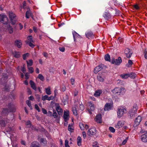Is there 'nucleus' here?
<instances>
[{"label":"nucleus","instance_id":"nucleus-1","mask_svg":"<svg viewBox=\"0 0 147 147\" xmlns=\"http://www.w3.org/2000/svg\"><path fill=\"white\" fill-rule=\"evenodd\" d=\"M138 108L137 105L134 104L133 106V108L129 110L128 113L131 118H133L134 117Z\"/></svg>","mask_w":147,"mask_h":147},{"label":"nucleus","instance_id":"nucleus-2","mask_svg":"<svg viewBox=\"0 0 147 147\" xmlns=\"http://www.w3.org/2000/svg\"><path fill=\"white\" fill-rule=\"evenodd\" d=\"M9 15L10 20L11 23L13 25H14L17 20L16 18V16L12 11L9 12Z\"/></svg>","mask_w":147,"mask_h":147},{"label":"nucleus","instance_id":"nucleus-3","mask_svg":"<svg viewBox=\"0 0 147 147\" xmlns=\"http://www.w3.org/2000/svg\"><path fill=\"white\" fill-rule=\"evenodd\" d=\"M8 21V19L6 15L0 14V22L4 24L7 25Z\"/></svg>","mask_w":147,"mask_h":147},{"label":"nucleus","instance_id":"nucleus-4","mask_svg":"<svg viewBox=\"0 0 147 147\" xmlns=\"http://www.w3.org/2000/svg\"><path fill=\"white\" fill-rule=\"evenodd\" d=\"M122 62V59L120 57H119L117 59H115L114 58H112L111 62L113 64H115L117 65H119Z\"/></svg>","mask_w":147,"mask_h":147},{"label":"nucleus","instance_id":"nucleus-5","mask_svg":"<svg viewBox=\"0 0 147 147\" xmlns=\"http://www.w3.org/2000/svg\"><path fill=\"white\" fill-rule=\"evenodd\" d=\"M133 53L132 50L128 48H126L124 50V53L128 58H130Z\"/></svg>","mask_w":147,"mask_h":147},{"label":"nucleus","instance_id":"nucleus-6","mask_svg":"<svg viewBox=\"0 0 147 147\" xmlns=\"http://www.w3.org/2000/svg\"><path fill=\"white\" fill-rule=\"evenodd\" d=\"M127 111L126 108L119 109L117 112L118 117L119 118L122 117L124 113H126Z\"/></svg>","mask_w":147,"mask_h":147},{"label":"nucleus","instance_id":"nucleus-7","mask_svg":"<svg viewBox=\"0 0 147 147\" xmlns=\"http://www.w3.org/2000/svg\"><path fill=\"white\" fill-rule=\"evenodd\" d=\"M96 129L94 127H92L88 131L87 134L90 136H91L96 134Z\"/></svg>","mask_w":147,"mask_h":147},{"label":"nucleus","instance_id":"nucleus-8","mask_svg":"<svg viewBox=\"0 0 147 147\" xmlns=\"http://www.w3.org/2000/svg\"><path fill=\"white\" fill-rule=\"evenodd\" d=\"M7 108L10 112H14L16 111L15 106L12 102H11L8 104Z\"/></svg>","mask_w":147,"mask_h":147},{"label":"nucleus","instance_id":"nucleus-9","mask_svg":"<svg viewBox=\"0 0 147 147\" xmlns=\"http://www.w3.org/2000/svg\"><path fill=\"white\" fill-rule=\"evenodd\" d=\"M142 118L140 116H138L136 119L135 121L134 124V126L135 128L136 127H137V126L139 125L140 122L141 121Z\"/></svg>","mask_w":147,"mask_h":147},{"label":"nucleus","instance_id":"nucleus-10","mask_svg":"<svg viewBox=\"0 0 147 147\" xmlns=\"http://www.w3.org/2000/svg\"><path fill=\"white\" fill-rule=\"evenodd\" d=\"M55 105L57 106L56 109L58 113V114L59 115H61L63 113V110L61 109L60 106H59L58 104L55 103Z\"/></svg>","mask_w":147,"mask_h":147},{"label":"nucleus","instance_id":"nucleus-11","mask_svg":"<svg viewBox=\"0 0 147 147\" xmlns=\"http://www.w3.org/2000/svg\"><path fill=\"white\" fill-rule=\"evenodd\" d=\"M121 90L119 88L116 87L115 89L112 90L113 92L115 94H117V95L120 94V93L121 92Z\"/></svg>","mask_w":147,"mask_h":147},{"label":"nucleus","instance_id":"nucleus-12","mask_svg":"<svg viewBox=\"0 0 147 147\" xmlns=\"http://www.w3.org/2000/svg\"><path fill=\"white\" fill-rule=\"evenodd\" d=\"M69 117V111H64L63 114V118L64 119L65 121H66L67 120H68Z\"/></svg>","mask_w":147,"mask_h":147},{"label":"nucleus","instance_id":"nucleus-13","mask_svg":"<svg viewBox=\"0 0 147 147\" xmlns=\"http://www.w3.org/2000/svg\"><path fill=\"white\" fill-rule=\"evenodd\" d=\"M96 121L97 123H102V115L101 114L99 113L96 115Z\"/></svg>","mask_w":147,"mask_h":147},{"label":"nucleus","instance_id":"nucleus-14","mask_svg":"<svg viewBox=\"0 0 147 147\" xmlns=\"http://www.w3.org/2000/svg\"><path fill=\"white\" fill-rule=\"evenodd\" d=\"M103 16L106 20H108L111 18V15L109 12H105Z\"/></svg>","mask_w":147,"mask_h":147},{"label":"nucleus","instance_id":"nucleus-15","mask_svg":"<svg viewBox=\"0 0 147 147\" xmlns=\"http://www.w3.org/2000/svg\"><path fill=\"white\" fill-rule=\"evenodd\" d=\"M141 139L143 142H147V132L142 135Z\"/></svg>","mask_w":147,"mask_h":147},{"label":"nucleus","instance_id":"nucleus-16","mask_svg":"<svg viewBox=\"0 0 147 147\" xmlns=\"http://www.w3.org/2000/svg\"><path fill=\"white\" fill-rule=\"evenodd\" d=\"M10 112L7 108H3L1 112L2 116L6 115Z\"/></svg>","mask_w":147,"mask_h":147},{"label":"nucleus","instance_id":"nucleus-17","mask_svg":"<svg viewBox=\"0 0 147 147\" xmlns=\"http://www.w3.org/2000/svg\"><path fill=\"white\" fill-rule=\"evenodd\" d=\"M112 107L111 104L110 103H106L104 107V110L105 111H108L111 109Z\"/></svg>","mask_w":147,"mask_h":147},{"label":"nucleus","instance_id":"nucleus-18","mask_svg":"<svg viewBox=\"0 0 147 147\" xmlns=\"http://www.w3.org/2000/svg\"><path fill=\"white\" fill-rule=\"evenodd\" d=\"M29 83L31 88L34 90H36V87L35 83L32 80H30Z\"/></svg>","mask_w":147,"mask_h":147},{"label":"nucleus","instance_id":"nucleus-19","mask_svg":"<svg viewBox=\"0 0 147 147\" xmlns=\"http://www.w3.org/2000/svg\"><path fill=\"white\" fill-rule=\"evenodd\" d=\"M73 38L74 39V41L76 42V37H78L79 38H81L82 37L80 36L75 31H74L72 32Z\"/></svg>","mask_w":147,"mask_h":147},{"label":"nucleus","instance_id":"nucleus-20","mask_svg":"<svg viewBox=\"0 0 147 147\" xmlns=\"http://www.w3.org/2000/svg\"><path fill=\"white\" fill-rule=\"evenodd\" d=\"M15 44L18 48H20L21 47L22 45V42H21V40H17L15 42Z\"/></svg>","mask_w":147,"mask_h":147},{"label":"nucleus","instance_id":"nucleus-21","mask_svg":"<svg viewBox=\"0 0 147 147\" xmlns=\"http://www.w3.org/2000/svg\"><path fill=\"white\" fill-rule=\"evenodd\" d=\"M40 138V137L38 136V140L40 142V143H43L45 145L47 144V141L46 139L45 138H41L40 139V140H39Z\"/></svg>","mask_w":147,"mask_h":147},{"label":"nucleus","instance_id":"nucleus-22","mask_svg":"<svg viewBox=\"0 0 147 147\" xmlns=\"http://www.w3.org/2000/svg\"><path fill=\"white\" fill-rule=\"evenodd\" d=\"M124 123L121 121H119L117 125H116V127L119 128L121 127L123 125Z\"/></svg>","mask_w":147,"mask_h":147},{"label":"nucleus","instance_id":"nucleus-23","mask_svg":"<svg viewBox=\"0 0 147 147\" xmlns=\"http://www.w3.org/2000/svg\"><path fill=\"white\" fill-rule=\"evenodd\" d=\"M7 28L10 34H12L13 32V29L10 24H8L7 26Z\"/></svg>","mask_w":147,"mask_h":147},{"label":"nucleus","instance_id":"nucleus-24","mask_svg":"<svg viewBox=\"0 0 147 147\" xmlns=\"http://www.w3.org/2000/svg\"><path fill=\"white\" fill-rule=\"evenodd\" d=\"M31 147H40V144L36 142H33L31 144Z\"/></svg>","mask_w":147,"mask_h":147},{"label":"nucleus","instance_id":"nucleus-25","mask_svg":"<svg viewBox=\"0 0 147 147\" xmlns=\"http://www.w3.org/2000/svg\"><path fill=\"white\" fill-rule=\"evenodd\" d=\"M52 117H53L54 118H58L59 119L60 118V116L58 115L56 110L55 109H53V110Z\"/></svg>","mask_w":147,"mask_h":147},{"label":"nucleus","instance_id":"nucleus-26","mask_svg":"<svg viewBox=\"0 0 147 147\" xmlns=\"http://www.w3.org/2000/svg\"><path fill=\"white\" fill-rule=\"evenodd\" d=\"M102 91L101 90H98L95 91L94 95L95 97L100 96V94L102 93Z\"/></svg>","mask_w":147,"mask_h":147},{"label":"nucleus","instance_id":"nucleus-27","mask_svg":"<svg viewBox=\"0 0 147 147\" xmlns=\"http://www.w3.org/2000/svg\"><path fill=\"white\" fill-rule=\"evenodd\" d=\"M86 36L87 38L89 39L90 38L93 36H94V34L92 32H90L86 33Z\"/></svg>","mask_w":147,"mask_h":147},{"label":"nucleus","instance_id":"nucleus-28","mask_svg":"<svg viewBox=\"0 0 147 147\" xmlns=\"http://www.w3.org/2000/svg\"><path fill=\"white\" fill-rule=\"evenodd\" d=\"M77 107V106L75 105L74 107L73 108L72 110L73 114L75 115H77L78 114L77 111L76 109Z\"/></svg>","mask_w":147,"mask_h":147},{"label":"nucleus","instance_id":"nucleus-29","mask_svg":"<svg viewBox=\"0 0 147 147\" xmlns=\"http://www.w3.org/2000/svg\"><path fill=\"white\" fill-rule=\"evenodd\" d=\"M120 76L123 79H126L129 77L128 74H123L120 75Z\"/></svg>","mask_w":147,"mask_h":147},{"label":"nucleus","instance_id":"nucleus-30","mask_svg":"<svg viewBox=\"0 0 147 147\" xmlns=\"http://www.w3.org/2000/svg\"><path fill=\"white\" fill-rule=\"evenodd\" d=\"M128 74L129 75V77L132 79H134L136 76V74L134 72L130 73H128Z\"/></svg>","mask_w":147,"mask_h":147},{"label":"nucleus","instance_id":"nucleus-31","mask_svg":"<svg viewBox=\"0 0 147 147\" xmlns=\"http://www.w3.org/2000/svg\"><path fill=\"white\" fill-rule=\"evenodd\" d=\"M105 59L106 61L109 62L111 61L110 57V55L108 53L105 55Z\"/></svg>","mask_w":147,"mask_h":147},{"label":"nucleus","instance_id":"nucleus-32","mask_svg":"<svg viewBox=\"0 0 147 147\" xmlns=\"http://www.w3.org/2000/svg\"><path fill=\"white\" fill-rule=\"evenodd\" d=\"M7 123V121H6L5 120H4L3 119L1 120L0 121V124L1 126L3 127L5 126L6 124Z\"/></svg>","mask_w":147,"mask_h":147},{"label":"nucleus","instance_id":"nucleus-33","mask_svg":"<svg viewBox=\"0 0 147 147\" xmlns=\"http://www.w3.org/2000/svg\"><path fill=\"white\" fill-rule=\"evenodd\" d=\"M32 13L30 11L29 9L27 10L26 13V17L27 18H28L30 17V15H31Z\"/></svg>","mask_w":147,"mask_h":147},{"label":"nucleus","instance_id":"nucleus-34","mask_svg":"<svg viewBox=\"0 0 147 147\" xmlns=\"http://www.w3.org/2000/svg\"><path fill=\"white\" fill-rule=\"evenodd\" d=\"M77 144L78 145L80 146L81 145V141L82 139L81 137L80 136H78L77 139Z\"/></svg>","mask_w":147,"mask_h":147},{"label":"nucleus","instance_id":"nucleus-35","mask_svg":"<svg viewBox=\"0 0 147 147\" xmlns=\"http://www.w3.org/2000/svg\"><path fill=\"white\" fill-rule=\"evenodd\" d=\"M100 68V66H97L95 67L94 71V73L96 74L99 71L101 70Z\"/></svg>","mask_w":147,"mask_h":147},{"label":"nucleus","instance_id":"nucleus-36","mask_svg":"<svg viewBox=\"0 0 147 147\" xmlns=\"http://www.w3.org/2000/svg\"><path fill=\"white\" fill-rule=\"evenodd\" d=\"M45 92L48 95H50L51 94V92L50 90V88L48 87L47 88H45Z\"/></svg>","mask_w":147,"mask_h":147},{"label":"nucleus","instance_id":"nucleus-37","mask_svg":"<svg viewBox=\"0 0 147 147\" xmlns=\"http://www.w3.org/2000/svg\"><path fill=\"white\" fill-rule=\"evenodd\" d=\"M31 41H26V44H28L29 46L32 48H33L34 47V45L31 42Z\"/></svg>","mask_w":147,"mask_h":147},{"label":"nucleus","instance_id":"nucleus-38","mask_svg":"<svg viewBox=\"0 0 147 147\" xmlns=\"http://www.w3.org/2000/svg\"><path fill=\"white\" fill-rule=\"evenodd\" d=\"M26 124L27 125L26 127L27 128H30L32 125L31 122L30 120L27 121L26 123Z\"/></svg>","mask_w":147,"mask_h":147},{"label":"nucleus","instance_id":"nucleus-39","mask_svg":"<svg viewBox=\"0 0 147 147\" xmlns=\"http://www.w3.org/2000/svg\"><path fill=\"white\" fill-rule=\"evenodd\" d=\"M27 66H31L32 65L33 62L32 59H31L28 61H27Z\"/></svg>","mask_w":147,"mask_h":147},{"label":"nucleus","instance_id":"nucleus-40","mask_svg":"<svg viewBox=\"0 0 147 147\" xmlns=\"http://www.w3.org/2000/svg\"><path fill=\"white\" fill-rule=\"evenodd\" d=\"M13 54L15 57L16 58H18L20 57V54L19 52L15 51L13 53Z\"/></svg>","mask_w":147,"mask_h":147},{"label":"nucleus","instance_id":"nucleus-41","mask_svg":"<svg viewBox=\"0 0 147 147\" xmlns=\"http://www.w3.org/2000/svg\"><path fill=\"white\" fill-rule=\"evenodd\" d=\"M97 79L98 80L101 82H102L104 81V78L101 76H97Z\"/></svg>","mask_w":147,"mask_h":147},{"label":"nucleus","instance_id":"nucleus-42","mask_svg":"<svg viewBox=\"0 0 147 147\" xmlns=\"http://www.w3.org/2000/svg\"><path fill=\"white\" fill-rule=\"evenodd\" d=\"M72 125H71L70 124H69L68 126V130L69 131L71 132H73L74 131V129L72 128L71 127Z\"/></svg>","mask_w":147,"mask_h":147},{"label":"nucleus","instance_id":"nucleus-43","mask_svg":"<svg viewBox=\"0 0 147 147\" xmlns=\"http://www.w3.org/2000/svg\"><path fill=\"white\" fill-rule=\"evenodd\" d=\"M29 54L28 53L24 54L22 55L23 59L24 60H26L27 57H28L29 56Z\"/></svg>","mask_w":147,"mask_h":147},{"label":"nucleus","instance_id":"nucleus-44","mask_svg":"<svg viewBox=\"0 0 147 147\" xmlns=\"http://www.w3.org/2000/svg\"><path fill=\"white\" fill-rule=\"evenodd\" d=\"M38 78L42 81H43L45 80L43 76L41 74H40L38 75Z\"/></svg>","mask_w":147,"mask_h":147},{"label":"nucleus","instance_id":"nucleus-45","mask_svg":"<svg viewBox=\"0 0 147 147\" xmlns=\"http://www.w3.org/2000/svg\"><path fill=\"white\" fill-rule=\"evenodd\" d=\"M29 71L30 73H32L34 72V69L32 67L27 66Z\"/></svg>","mask_w":147,"mask_h":147},{"label":"nucleus","instance_id":"nucleus-46","mask_svg":"<svg viewBox=\"0 0 147 147\" xmlns=\"http://www.w3.org/2000/svg\"><path fill=\"white\" fill-rule=\"evenodd\" d=\"M69 141L67 140H65V147H70V146L68 144Z\"/></svg>","mask_w":147,"mask_h":147},{"label":"nucleus","instance_id":"nucleus-47","mask_svg":"<svg viewBox=\"0 0 147 147\" xmlns=\"http://www.w3.org/2000/svg\"><path fill=\"white\" fill-rule=\"evenodd\" d=\"M48 96L47 95H45L42 97V100H48Z\"/></svg>","mask_w":147,"mask_h":147},{"label":"nucleus","instance_id":"nucleus-48","mask_svg":"<svg viewBox=\"0 0 147 147\" xmlns=\"http://www.w3.org/2000/svg\"><path fill=\"white\" fill-rule=\"evenodd\" d=\"M35 108L38 111V112H40V110L37 104H35L34 105Z\"/></svg>","mask_w":147,"mask_h":147},{"label":"nucleus","instance_id":"nucleus-49","mask_svg":"<svg viewBox=\"0 0 147 147\" xmlns=\"http://www.w3.org/2000/svg\"><path fill=\"white\" fill-rule=\"evenodd\" d=\"M109 129L110 131L113 133H114L115 132V129L113 127H109Z\"/></svg>","mask_w":147,"mask_h":147},{"label":"nucleus","instance_id":"nucleus-50","mask_svg":"<svg viewBox=\"0 0 147 147\" xmlns=\"http://www.w3.org/2000/svg\"><path fill=\"white\" fill-rule=\"evenodd\" d=\"M98 66H100V68L101 70L103 68H105L107 67L106 66H105L103 64L100 65H99Z\"/></svg>","mask_w":147,"mask_h":147},{"label":"nucleus","instance_id":"nucleus-51","mask_svg":"<svg viewBox=\"0 0 147 147\" xmlns=\"http://www.w3.org/2000/svg\"><path fill=\"white\" fill-rule=\"evenodd\" d=\"M66 87L65 85L63 84L61 86V90L62 91L64 92L65 90Z\"/></svg>","mask_w":147,"mask_h":147},{"label":"nucleus","instance_id":"nucleus-52","mask_svg":"<svg viewBox=\"0 0 147 147\" xmlns=\"http://www.w3.org/2000/svg\"><path fill=\"white\" fill-rule=\"evenodd\" d=\"M80 126L82 130H83L84 128V124L82 123L80 124Z\"/></svg>","mask_w":147,"mask_h":147},{"label":"nucleus","instance_id":"nucleus-53","mask_svg":"<svg viewBox=\"0 0 147 147\" xmlns=\"http://www.w3.org/2000/svg\"><path fill=\"white\" fill-rule=\"evenodd\" d=\"M98 142H95L92 144V146L94 147H99L97 145Z\"/></svg>","mask_w":147,"mask_h":147},{"label":"nucleus","instance_id":"nucleus-54","mask_svg":"<svg viewBox=\"0 0 147 147\" xmlns=\"http://www.w3.org/2000/svg\"><path fill=\"white\" fill-rule=\"evenodd\" d=\"M59 50L62 52H64L65 50V48L64 47H59Z\"/></svg>","mask_w":147,"mask_h":147},{"label":"nucleus","instance_id":"nucleus-55","mask_svg":"<svg viewBox=\"0 0 147 147\" xmlns=\"http://www.w3.org/2000/svg\"><path fill=\"white\" fill-rule=\"evenodd\" d=\"M128 139V137H127L125 138V139L122 142V144L123 145L125 144V143H126L127 140Z\"/></svg>","mask_w":147,"mask_h":147},{"label":"nucleus","instance_id":"nucleus-56","mask_svg":"<svg viewBox=\"0 0 147 147\" xmlns=\"http://www.w3.org/2000/svg\"><path fill=\"white\" fill-rule=\"evenodd\" d=\"M47 116L49 117H52V113L51 112L49 111L47 113Z\"/></svg>","mask_w":147,"mask_h":147},{"label":"nucleus","instance_id":"nucleus-57","mask_svg":"<svg viewBox=\"0 0 147 147\" xmlns=\"http://www.w3.org/2000/svg\"><path fill=\"white\" fill-rule=\"evenodd\" d=\"M28 40H30L31 41L33 42V40H32V36L31 35L29 36H28Z\"/></svg>","mask_w":147,"mask_h":147},{"label":"nucleus","instance_id":"nucleus-58","mask_svg":"<svg viewBox=\"0 0 147 147\" xmlns=\"http://www.w3.org/2000/svg\"><path fill=\"white\" fill-rule=\"evenodd\" d=\"M80 109L82 111L84 109V105L82 104L80 105Z\"/></svg>","mask_w":147,"mask_h":147},{"label":"nucleus","instance_id":"nucleus-59","mask_svg":"<svg viewBox=\"0 0 147 147\" xmlns=\"http://www.w3.org/2000/svg\"><path fill=\"white\" fill-rule=\"evenodd\" d=\"M128 63L129 64V65H128V67H130L131 66V65H132L133 63V62L131 60H129L128 61Z\"/></svg>","mask_w":147,"mask_h":147},{"label":"nucleus","instance_id":"nucleus-60","mask_svg":"<svg viewBox=\"0 0 147 147\" xmlns=\"http://www.w3.org/2000/svg\"><path fill=\"white\" fill-rule=\"evenodd\" d=\"M54 98V96H51L50 97L48 96V100H53Z\"/></svg>","mask_w":147,"mask_h":147},{"label":"nucleus","instance_id":"nucleus-61","mask_svg":"<svg viewBox=\"0 0 147 147\" xmlns=\"http://www.w3.org/2000/svg\"><path fill=\"white\" fill-rule=\"evenodd\" d=\"M42 113L44 114H47V111L45 109H44V108H42Z\"/></svg>","mask_w":147,"mask_h":147},{"label":"nucleus","instance_id":"nucleus-62","mask_svg":"<svg viewBox=\"0 0 147 147\" xmlns=\"http://www.w3.org/2000/svg\"><path fill=\"white\" fill-rule=\"evenodd\" d=\"M4 88L5 90L8 91V90H9V87L8 86H7V84H5V86L4 87Z\"/></svg>","mask_w":147,"mask_h":147},{"label":"nucleus","instance_id":"nucleus-63","mask_svg":"<svg viewBox=\"0 0 147 147\" xmlns=\"http://www.w3.org/2000/svg\"><path fill=\"white\" fill-rule=\"evenodd\" d=\"M21 71L24 73H25V72L26 71V70L24 67V66L23 67H22Z\"/></svg>","mask_w":147,"mask_h":147},{"label":"nucleus","instance_id":"nucleus-64","mask_svg":"<svg viewBox=\"0 0 147 147\" xmlns=\"http://www.w3.org/2000/svg\"><path fill=\"white\" fill-rule=\"evenodd\" d=\"M26 103L28 106L29 107L31 105V102L29 100H27L26 101Z\"/></svg>","mask_w":147,"mask_h":147}]
</instances>
